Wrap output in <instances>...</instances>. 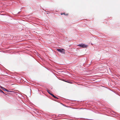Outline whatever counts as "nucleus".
I'll return each instance as SVG.
<instances>
[{"label": "nucleus", "instance_id": "1", "mask_svg": "<svg viewBox=\"0 0 120 120\" xmlns=\"http://www.w3.org/2000/svg\"><path fill=\"white\" fill-rule=\"evenodd\" d=\"M78 46L82 48H87L88 47L87 45H85L84 44H80L77 45Z\"/></svg>", "mask_w": 120, "mask_h": 120}, {"label": "nucleus", "instance_id": "2", "mask_svg": "<svg viewBox=\"0 0 120 120\" xmlns=\"http://www.w3.org/2000/svg\"><path fill=\"white\" fill-rule=\"evenodd\" d=\"M58 51L60 52L62 54H65V50L63 49H57Z\"/></svg>", "mask_w": 120, "mask_h": 120}, {"label": "nucleus", "instance_id": "3", "mask_svg": "<svg viewBox=\"0 0 120 120\" xmlns=\"http://www.w3.org/2000/svg\"><path fill=\"white\" fill-rule=\"evenodd\" d=\"M50 95L52 96L54 98H58L56 97H55L54 95H53V94H50Z\"/></svg>", "mask_w": 120, "mask_h": 120}, {"label": "nucleus", "instance_id": "4", "mask_svg": "<svg viewBox=\"0 0 120 120\" xmlns=\"http://www.w3.org/2000/svg\"><path fill=\"white\" fill-rule=\"evenodd\" d=\"M47 92H48L49 93V94H52L51 93H50V90H47Z\"/></svg>", "mask_w": 120, "mask_h": 120}, {"label": "nucleus", "instance_id": "5", "mask_svg": "<svg viewBox=\"0 0 120 120\" xmlns=\"http://www.w3.org/2000/svg\"><path fill=\"white\" fill-rule=\"evenodd\" d=\"M3 90L4 91H6L7 90V89H5L4 88V87L3 88Z\"/></svg>", "mask_w": 120, "mask_h": 120}, {"label": "nucleus", "instance_id": "6", "mask_svg": "<svg viewBox=\"0 0 120 120\" xmlns=\"http://www.w3.org/2000/svg\"><path fill=\"white\" fill-rule=\"evenodd\" d=\"M0 92H1V93H4V92L2 90H1L0 89Z\"/></svg>", "mask_w": 120, "mask_h": 120}, {"label": "nucleus", "instance_id": "7", "mask_svg": "<svg viewBox=\"0 0 120 120\" xmlns=\"http://www.w3.org/2000/svg\"><path fill=\"white\" fill-rule=\"evenodd\" d=\"M6 91H7V92H11V91H9V90H8L7 89V90H6Z\"/></svg>", "mask_w": 120, "mask_h": 120}, {"label": "nucleus", "instance_id": "8", "mask_svg": "<svg viewBox=\"0 0 120 120\" xmlns=\"http://www.w3.org/2000/svg\"><path fill=\"white\" fill-rule=\"evenodd\" d=\"M65 14V13H64L63 14L65 15H68V14Z\"/></svg>", "mask_w": 120, "mask_h": 120}, {"label": "nucleus", "instance_id": "9", "mask_svg": "<svg viewBox=\"0 0 120 120\" xmlns=\"http://www.w3.org/2000/svg\"><path fill=\"white\" fill-rule=\"evenodd\" d=\"M1 87L3 89V88L4 87H2V86H1Z\"/></svg>", "mask_w": 120, "mask_h": 120}, {"label": "nucleus", "instance_id": "10", "mask_svg": "<svg viewBox=\"0 0 120 120\" xmlns=\"http://www.w3.org/2000/svg\"><path fill=\"white\" fill-rule=\"evenodd\" d=\"M65 81L66 82H68V83H70V82H67V81Z\"/></svg>", "mask_w": 120, "mask_h": 120}, {"label": "nucleus", "instance_id": "11", "mask_svg": "<svg viewBox=\"0 0 120 120\" xmlns=\"http://www.w3.org/2000/svg\"><path fill=\"white\" fill-rule=\"evenodd\" d=\"M61 14V15H62L63 14Z\"/></svg>", "mask_w": 120, "mask_h": 120}]
</instances>
